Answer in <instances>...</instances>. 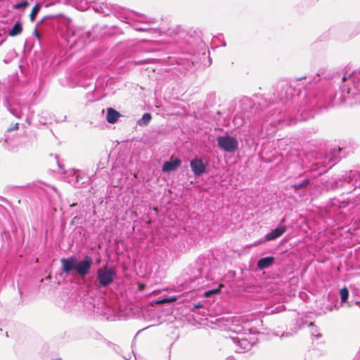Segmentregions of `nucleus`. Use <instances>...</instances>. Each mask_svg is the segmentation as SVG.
<instances>
[{
  "label": "nucleus",
  "mask_w": 360,
  "mask_h": 360,
  "mask_svg": "<svg viewBox=\"0 0 360 360\" xmlns=\"http://www.w3.org/2000/svg\"><path fill=\"white\" fill-rule=\"evenodd\" d=\"M323 75V72L319 71L318 73L313 76V77H301L297 79L296 82H290L283 85L278 92V97L280 101L283 104H287L288 102L299 103L297 106V111H301L302 114L307 110H317L322 108H326L328 106H336L341 104H347L352 105L350 103L352 98H348L347 100L340 103H335V101L342 94V88L345 85V82L342 80L343 77H347L345 75L338 74L334 76L335 81L337 79L341 80L342 85L340 87V92L336 93L335 96H332L331 94H319L314 89H307V88L301 91L297 89V82L302 79H307V82L310 86H312L317 82H320Z\"/></svg>",
  "instance_id": "obj_1"
},
{
  "label": "nucleus",
  "mask_w": 360,
  "mask_h": 360,
  "mask_svg": "<svg viewBox=\"0 0 360 360\" xmlns=\"http://www.w3.org/2000/svg\"><path fill=\"white\" fill-rule=\"evenodd\" d=\"M135 29H136V30L140 31V32H146V31H148L149 30H150V28L148 27H137Z\"/></svg>",
  "instance_id": "obj_32"
},
{
  "label": "nucleus",
  "mask_w": 360,
  "mask_h": 360,
  "mask_svg": "<svg viewBox=\"0 0 360 360\" xmlns=\"http://www.w3.org/2000/svg\"><path fill=\"white\" fill-rule=\"evenodd\" d=\"M202 304H200V303H198L197 304H195L193 306V309H200V308H202Z\"/></svg>",
  "instance_id": "obj_37"
},
{
  "label": "nucleus",
  "mask_w": 360,
  "mask_h": 360,
  "mask_svg": "<svg viewBox=\"0 0 360 360\" xmlns=\"http://www.w3.org/2000/svg\"><path fill=\"white\" fill-rule=\"evenodd\" d=\"M3 105L15 117L20 119L27 109V105L17 95L15 89H6L0 87V101Z\"/></svg>",
  "instance_id": "obj_5"
},
{
  "label": "nucleus",
  "mask_w": 360,
  "mask_h": 360,
  "mask_svg": "<svg viewBox=\"0 0 360 360\" xmlns=\"http://www.w3.org/2000/svg\"><path fill=\"white\" fill-rule=\"evenodd\" d=\"M97 280L101 287H107L113 283L117 273L114 268L103 266L97 270Z\"/></svg>",
  "instance_id": "obj_8"
},
{
  "label": "nucleus",
  "mask_w": 360,
  "mask_h": 360,
  "mask_svg": "<svg viewBox=\"0 0 360 360\" xmlns=\"http://www.w3.org/2000/svg\"><path fill=\"white\" fill-rule=\"evenodd\" d=\"M9 7L18 13H24L35 0H8Z\"/></svg>",
  "instance_id": "obj_12"
},
{
  "label": "nucleus",
  "mask_w": 360,
  "mask_h": 360,
  "mask_svg": "<svg viewBox=\"0 0 360 360\" xmlns=\"http://www.w3.org/2000/svg\"><path fill=\"white\" fill-rule=\"evenodd\" d=\"M310 184V179L306 178L301 181H295L291 185L295 192L306 188Z\"/></svg>",
  "instance_id": "obj_21"
},
{
  "label": "nucleus",
  "mask_w": 360,
  "mask_h": 360,
  "mask_svg": "<svg viewBox=\"0 0 360 360\" xmlns=\"http://www.w3.org/2000/svg\"><path fill=\"white\" fill-rule=\"evenodd\" d=\"M179 297L180 295L167 296L156 300L155 303L157 304L170 303L176 301Z\"/></svg>",
  "instance_id": "obj_23"
},
{
  "label": "nucleus",
  "mask_w": 360,
  "mask_h": 360,
  "mask_svg": "<svg viewBox=\"0 0 360 360\" xmlns=\"http://www.w3.org/2000/svg\"><path fill=\"white\" fill-rule=\"evenodd\" d=\"M90 180V178L89 176H87V179L83 180L80 179V178H78V185H75V188H83L85 187Z\"/></svg>",
  "instance_id": "obj_28"
},
{
  "label": "nucleus",
  "mask_w": 360,
  "mask_h": 360,
  "mask_svg": "<svg viewBox=\"0 0 360 360\" xmlns=\"http://www.w3.org/2000/svg\"><path fill=\"white\" fill-rule=\"evenodd\" d=\"M217 141L219 148L227 153H233L238 148V140L231 136H219L217 138Z\"/></svg>",
  "instance_id": "obj_9"
},
{
  "label": "nucleus",
  "mask_w": 360,
  "mask_h": 360,
  "mask_svg": "<svg viewBox=\"0 0 360 360\" xmlns=\"http://www.w3.org/2000/svg\"><path fill=\"white\" fill-rule=\"evenodd\" d=\"M34 35L37 38L38 40H40V35L36 29L34 32Z\"/></svg>",
  "instance_id": "obj_35"
},
{
  "label": "nucleus",
  "mask_w": 360,
  "mask_h": 360,
  "mask_svg": "<svg viewBox=\"0 0 360 360\" xmlns=\"http://www.w3.org/2000/svg\"><path fill=\"white\" fill-rule=\"evenodd\" d=\"M276 261V259L273 256H268L260 258L257 262V266L259 270H264L272 266Z\"/></svg>",
  "instance_id": "obj_17"
},
{
  "label": "nucleus",
  "mask_w": 360,
  "mask_h": 360,
  "mask_svg": "<svg viewBox=\"0 0 360 360\" xmlns=\"http://www.w3.org/2000/svg\"><path fill=\"white\" fill-rule=\"evenodd\" d=\"M181 164V161L179 158H171L169 160L165 161L163 163L162 166V170L163 172H171L180 167Z\"/></svg>",
  "instance_id": "obj_16"
},
{
  "label": "nucleus",
  "mask_w": 360,
  "mask_h": 360,
  "mask_svg": "<svg viewBox=\"0 0 360 360\" xmlns=\"http://www.w3.org/2000/svg\"><path fill=\"white\" fill-rule=\"evenodd\" d=\"M328 300L331 303V304H328L326 307V310L331 311L333 309L338 310L340 308L341 304H340L336 296L333 297L330 293H329L328 295Z\"/></svg>",
  "instance_id": "obj_19"
},
{
  "label": "nucleus",
  "mask_w": 360,
  "mask_h": 360,
  "mask_svg": "<svg viewBox=\"0 0 360 360\" xmlns=\"http://www.w3.org/2000/svg\"><path fill=\"white\" fill-rule=\"evenodd\" d=\"M142 288H143V286H141V285H140V286H139V289H141V290Z\"/></svg>",
  "instance_id": "obj_42"
},
{
  "label": "nucleus",
  "mask_w": 360,
  "mask_h": 360,
  "mask_svg": "<svg viewBox=\"0 0 360 360\" xmlns=\"http://www.w3.org/2000/svg\"><path fill=\"white\" fill-rule=\"evenodd\" d=\"M347 188V193H349L356 188H360V172L358 170H350L346 173L342 179L336 181V187Z\"/></svg>",
  "instance_id": "obj_7"
},
{
  "label": "nucleus",
  "mask_w": 360,
  "mask_h": 360,
  "mask_svg": "<svg viewBox=\"0 0 360 360\" xmlns=\"http://www.w3.org/2000/svg\"><path fill=\"white\" fill-rule=\"evenodd\" d=\"M94 10L96 13H102L104 15H108L109 12L108 8L105 5H95L93 6Z\"/></svg>",
  "instance_id": "obj_27"
},
{
  "label": "nucleus",
  "mask_w": 360,
  "mask_h": 360,
  "mask_svg": "<svg viewBox=\"0 0 360 360\" xmlns=\"http://www.w3.org/2000/svg\"><path fill=\"white\" fill-rule=\"evenodd\" d=\"M22 32V25L20 20H18L15 22L13 26L9 29L8 32V34L10 37H16L20 35Z\"/></svg>",
  "instance_id": "obj_20"
},
{
  "label": "nucleus",
  "mask_w": 360,
  "mask_h": 360,
  "mask_svg": "<svg viewBox=\"0 0 360 360\" xmlns=\"http://www.w3.org/2000/svg\"><path fill=\"white\" fill-rule=\"evenodd\" d=\"M143 19L144 20V21H146L148 23H154L155 22V18H147L146 17H143Z\"/></svg>",
  "instance_id": "obj_33"
},
{
  "label": "nucleus",
  "mask_w": 360,
  "mask_h": 360,
  "mask_svg": "<svg viewBox=\"0 0 360 360\" xmlns=\"http://www.w3.org/2000/svg\"><path fill=\"white\" fill-rule=\"evenodd\" d=\"M152 116L149 112L143 115L141 119L138 121V124L141 127L147 126L151 120Z\"/></svg>",
  "instance_id": "obj_24"
},
{
  "label": "nucleus",
  "mask_w": 360,
  "mask_h": 360,
  "mask_svg": "<svg viewBox=\"0 0 360 360\" xmlns=\"http://www.w3.org/2000/svg\"><path fill=\"white\" fill-rule=\"evenodd\" d=\"M41 4L36 1L35 5L32 8L31 13L30 14V18L32 22L35 20L36 17L41 9Z\"/></svg>",
  "instance_id": "obj_25"
},
{
  "label": "nucleus",
  "mask_w": 360,
  "mask_h": 360,
  "mask_svg": "<svg viewBox=\"0 0 360 360\" xmlns=\"http://www.w3.org/2000/svg\"><path fill=\"white\" fill-rule=\"evenodd\" d=\"M345 85L342 88V94L335 101L340 103L352 98L350 103H360V71L353 72L348 77H343Z\"/></svg>",
  "instance_id": "obj_3"
},
{
  "label": "nucleus",
  "mask_w": 360,
  "mask_h": 360,
  "mask_svg": "<svg viewBox=\"0 0 360 360\" xmlns=\"http://www.w3.org/2000/svg\"><path fill=\"white\" fill-rule=\"evenodd\" d=\"M62 270L66 274L75 272L82 278H84L90 272L93 266V259L90 256L86 255L80 261L75 255L60 259Z\"/></svg>",
  "instance_id": "obj_4"
},
{
  "label": "nucleus",
  "mask_w": 360,
  "mask_h": 360,
  "mask_svg": "<svg viewBox=\"0 0 360 360\" xmlns=\"http://www.w3.org/2000/svg\"><path fill=\"white\" fill-rule=\"evenodd\" d=\"M25 121L29 125H31V120L28 117H26Z\"/></svg>",
  "instance_id": "obj_38"
},
{
  "label": "nucleus",
  "mask_w": 360,
  "mask_h": 360,
  "mask_svg": "<svg viewBox=\"0 0 360 360\" xmlns=\"http://www.w3.org/2000/svg\"><path fill=\"white\" fill-rule=\"evenodd\" d=\"M142 288H143V286H141V285H140V286H139V289H141V290Z\"/></svg>",
  "instance_id": "obj_41"
},
{
  "label": "nucleus",
  "mask_w": 360,
  "mask_h": 360,
  "mask_svg": "<svg viewBox=\"0 0 360 360\" xmlns=\"http://www.w3.org/2000/svg\"><path fill=\"white\" fill-rule=\"evenodd\" d=\"M120 113L112 108H107L106 120L110 124H115L120 117Z\"/></svg>",
  "instance_id": "obj_18"
},
{
  "label": "nucleus",
  "mask_w": 360,
  "mask_h": 360,
  "mask_svg": "<svg viewBox=\"0 0 360 360\" xmlns=\"http://www.w3.org/2000/svg\"><path fill=\"white\" fill-rule=\"evenodd\" d=\"M309 327L310 328L311 335L313 338L318 340L322 338V334L320 333L319 328L316 325L313 323H310Z\"/></svg>",
  "instance_id": "obj_22"
},
{
  "label": "nucleus",
  "mask_w": 360,
  "mask_h": 360,
  "mask_svg": "<svg viewBox=\"0 0 360 360\" xmlns=\"http://www.w3.org/2000/svg\"><path fill=\"white\" fill-rule=\"evenodd\" d=\"M285 221V219L283 217L276 228L272 229L269 233L264 236L263 242L274 240L281 236L286 231L285 226L283 225Z\"/></svg>",
  "instance_id": "obj_11"
},
{
  "label": "nucleus",
  "mask_w": 360,
  "mask_h": 360,
  "mask_svg": "<svg viewBox=\"0 0 360 360\" xmlns=\"http://www.w3.org/2000/svg\"><path fill=\"white\" fill-rule=\"evenodd\" d=\"M270 115H266L262 120L263 124L269 122L271 126L277 127L281 124H285L287 125H292L296 123V120L292 118H285V114L281 116V112L276 114V111L273 112H269Z\"/></svg>",
  "instance_id": "obj_10"
},
{
  "label": "nucleus",
  "mask_w": 360,
  "mask_h": 360,
  "mask_svg": "<svg viewBox=\"0 0 360 360\" xmlns=\"http://www.w3.org/2000/svg\"><path fill=\"white\" fill-rule=\"evenodd\" d=\"M342 149L334 148L328 154L311 152L306 155V161H303L304 167L314 172V176H321L336 165L341 158Z\"/></svg>",
  "instance_id": "obj_2"
},
{
  "label": "nucleus",
  "mask_w": 360,
  "mask_h": 360,
  "mask_svg": "<svg viewBox=\"0 0 360 360\" xmlns=\"http://www.w3.org/2000/svg\"><path fill=\"white\" fill-rule=\"evenodd\" d=\"M208 267L200 266V264H198L196 266L193 270V278L195 281L203 280L204 278L207 279L208 278ZM204 281H202L201 283H203Z\"/></svg>",
  "instance_id": "obj_15"
},
{
  "label": "nucleus",
  "mask_w": 360,
  "mask_h": 360,
  "mask_svg": "<svg viewBox=\"0 0 360 360\" xmlns=\"http://www.w3.org/2000/svg\"><path fill=\"white\" fill-rule=\"evenodd\" d=\"M354 360H360V347H359L358 353L356 354V356L354 357Z\"/></svg>",
  "instance_id": "obj_36"
},
{
  "label": "nucleus",
  "mask_w": 360,
  "mask_h": 360,
  "mask_svg": "<svg viewBox=\"0 0 360 360\" xmlns=\"http://www.w3.org/2000/svg\"><path fill=\"white\" fill-rule=\"evenodd\" d=\"M190 166L195 176H200L207 172L206 164L201 158H195L191 160Z\"/></svg>",
  "instance_id": "obj_13"
},
{
  "label": "nucleus",
  "mask_w": 360,
  "mask_h": 360,
  "mask_svg": "<svg viewBox=\"0 0 360 360\" xmlns=\"http://www.w3.org/2000/svg\"><path fill=\"white\" fill-rule=\"evenodd\" d=\"M134 356L136 360H146V358L140 355L134 353Z\"/></svg>",
  "instance_id": "obj_34"
},
{
  "label": "nucleus",
  "mask_w": 360,
  "mask_h": 360,
  "mask_svg": "<svg viewBox=\"0 0 360 360\" xmlns=\"http://www.w3.org/2000/svg\"><path fill=\"white\" fill-rule=\"evenodd\" d=\"M8 58L4 59V62L5 63H8L13 58H15L16 56V52L15 51L14 49H11L8 51Z\"/></svg>",
  "instance_id": "obj_30"
},
{
  "label": "nucleus",
  "mask_w": 360,
  "mask_h": 360,
  "mask_svg": "<svg viewBox=\"0 0 360 360\" xmlns=\"http://www.w3.org/2000/svg\"><path fill=\"white\" fill-rule=\"evenodd\" d=\"M219 292H220V289L219 288H217L209 290L205 292L204 295H205V297H209L212 295H217Z\"/></svg>",
  "instance_id": "obj_29"
},
{
  "label": "nucleus",
  "mask_w": 360,
  "mask_h": 360,
  "mask_svg": "<svg viewBox=\"0 0 360 360\" xmlns=\"http://www.w3.org/2000/svg\"><path fill=\"white\" fill-rule=\"evenodd\" d=\"M340 304H342L343 303L346 302L349 297V290L347 288L344 287L340 290Z\"/></svg>",
  "instance_id": "obj_26"
},
{
  "label": "nucleus",
  "mask_w": 360,
  "mask_h": 360,
  "mask_svg": "<svg viewBox=\"0 0 360 360\" xmlns=\"http://www.w3.org/2000/svg\"><path fill=\"white\" fill-rule=\"evenodd\" d=\"M233 330L238 333L237 336L231 338V340L236 347V352L238 353H243L249 351L255 343V338L246 337L247 331L251 333V330L243 326L241 328L237 327L233 329Z\"/></svg>",
  "instance_id": "obj_6"
},
{
  "label": "nucleus",
  "mask_w": 360,
  "mask_h": 360,
  "mask_svg": "<svg viewBox=\"0 0 360 360\" xmlns=\"http://www.w3.org/2000/svg\"><path fill=\"white\" fill-rule=\"evenodd\" d=\"M67 178L68 182L75 187V185H78V178L86 180L87 179V175L79 170L72 169L69 172V174Z\"/></svg>",
  "instance_id": "obj_14"
},
{
  "label": "nucleus",
  "mask_w": 360,
  "mask_h": 360,
  "mask_svg": "<svg viewBox=\"0 0 360 360\" xmlns=\"http://www.w3.org/2000/svg\"><path fill=\"white\" fill-rule=\"evenodd\" d=\"M75 205H76V204H75V203H73V204H72V205H71V206H72V207H73V206H75Z\"/></svg>",
  "instance_id": "obj_40"
},
{
  "label": "nucleus",
  "mask_w": 360,
  "mask_h": 360,
  "mask_svg": "<svg viewBox=\"0 0 360 360\" xmlns=\"http://www.w3.org/2000/svg\"><path fill=\"white\" fill-rule=\"evenodd\" d=\"M124 358L125 360H129V359H130L131 356H130V354H129L128 356H124Z\"/></svg>",
  "instance_id": "obj_39"
},
{
  "label": "nucleus",
  "mask_w": 360,
  "mask_h": 360,
  "mask_svg": "<svg viewBox=\"0 0 360 360\" xmlns=\"http://www.w3.org/2000/svg\"><path fill=\"white\" fill-rule=\"evenodd\" d=\"M18 129V123L11 124V127L8 129V131H14Z\"/></svg>",
  "instance_id": "obj_31"
}]
</instances>
